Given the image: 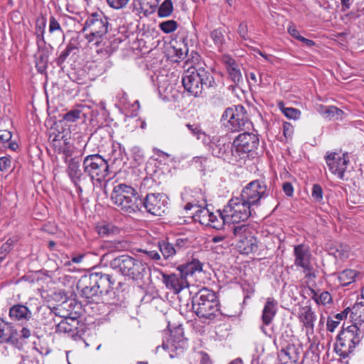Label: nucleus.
Masks as SVG:
<instances>
[{
    "instance_id": "nucleus-21",
    "label": "nucleus",
    "mask_w": 364,
    "mask_h": 364,
    "mask_svg": "<svg viewBox=\"0 0 364 364\" xmlns=\"http://www.w3.org/2000/svg\"><path fill=\"white\" fill-rule=\"evenodd\" d=\"M278 301L272 297L267 299L264 306L263 307L261 316L262 325L260 326V330L263 333L267 335L265 326H269L277 313Z\"/></svg>"
},
{
    "instance_id": "nucleus-10",
    "label": "nucleus",
    "mask_w": 364,
    "mask_h": 364,
    "mask_svg": "<svg viewBox=\"0 0 364 364\" xmlns=\"http://www.w3.org/2000/svg\"><path fill=\"white\" fill-rule=\"evenodd\" d=\"M258 146L259 137L257 134L249 132L240 134L233 141L236 163L253 156Z\"/></svg>"
},
{
    "instance_id": "nucleus-23",
    "label": "nucleus",
    "mask_w": 364,
    "mask_h": 364,
    "mask_svg": "<svg viewBox=\"0 0 364 364\" xmlns=\"http://www.w3.org/2000/svg\"><path fill=\"white\" fill-rule=\"evenodd\" d=\"M221 62L225 65L231 80L237 85L243 82L242 75L239 65L229 55H223Z\"/></svg>"
},
{
    "instance_id": "nucleus-13",
    "label": "nucleus",
    "mask_w": 364,
    "mask_h": 364,
    "mask_svg": "<svg viewBox=\"0 0 364 364\" xmlns=\"http://www.w3.org/2000/svg\"><path fill=\"white\" fill-rule=\"evenodd\" d=\"M268 188L264 181L254 180L242 191L240 197L252 206H258L261 199L268 196Z\"/></svg>"
},
{
    "instance_id": "nucleus-54",
    "label": "nucleus",
    "mask_w": 364,
    "mask_h": 364,
    "mask_svg": "<svg viewBox=\"0 0 364 364\" xmlns=\"http://www.w3.org/2000/svg\"><path fill=\"white\" fill-rule=\"evenodd\" d=\"M11 165V159L10 156H3L0 158V171H4L9 168Z\"/></svg>"
},
{
    "instance_id": "nucleus-8",
    "label": "nucleus",
    "mask_w": 364,
    "mask_h": 364,
    "mask_svg": "<svg viewBox=\"0 0 364 364\" xmlns=\"http://www.w3.org/2000/svg\"><path fill=\"white\" fill-rule=\"evenodd\" d=\"M109 265L112 269L133 279L140 278L146 269L141 261L127 255L113 259Z\"/></svg>"
},
{
    "instance_id": "nucleus-48",
    "label": "nucleus",
    "mask_w": 364,
    "mask_h": 364,
    "mask_svg": "<svg viewBox=\"0 0 364 364\" xmlns=\"http://www.w3.org/2000/svg\"><path fill=\"white\" fill-rule=\"evenodd\" d=\"M14 242L11 239H9L0 247V262H1L6 255L12 250Z\"/></svg>"
},
{
    "instance_id": "nucleus-24",
    "label": "nucleus",
    "mask_w": 364,
    "mask_h": 364,
    "mask_svg": "<svg viewBox=\"0 0 364 364\" xmlns=\"http://www.w3.org/2000/svg\"><path fill=\"white\" fill-rule=\"evenodd\" d=\"M10 318L21 324L28 321L32 318L31 311L25 305L15 304L9 309Z\"/></svg>"
},
{
    "instance_id": "nucleus-1",
    "label": "nucleus",
    "mask_w": 364,
    "mask_h": 364,
    "mask_svg": "<svg viewBox=\"0 0 364 364\" xmlns=\"http://www.w3.org/2000/svg\"><path fill=\"white\" fill-rule=\"evenodd\" d=\"M114 280L110 274L102 272H92L80 277L77 289L80 296L90 302H99L108 296L113 290Z\"/></svg>"
},
{
    "instance_id": "nucleus-58",
    "label": "nucleus",
    "mask_w": 364,
    "mask_h": 364,
    "mask_svg": "<svg viewBox=\"0 0 364 364\" xmlns=\"http://www.w3.org/2000/svg\"><path fill=\"white\" fill-rule=\"evenodd\" d=\"M338 324V321H336L333 317H328L326 323L327 330L330 332H333Z\"/></svg>"
},
{
    "instance_id": "nucleus-19",
    "label": "nucleus",
    "mask_w": 364,
    "mask_h": 364,
    "mask_svg": "<svg viewBox=\"0 0 364 364\" xmlns=\"http://www.w3.org/2000/svg\"><path fill=\"white\" fill-rule=\"evenodd\" d=\"M200 222L206 226H210L215 230L223 229L225 221L228 220V218L225 215L224 210L219 212L218 215L209 212L208 209L200 210Z\"/></svg>"
},
{
    "instance_id": "nucleus-56",
    "label": "nucleus",
    "mask_w": 364,
    "mask_h": 364,
    "mask_svg": "<svg viewBox=\"0 0 364 364\" xmlns=\"http://www.w3.org/2000/svg\"><path fill=\"white\" fill-rule=\"evenodd\" d=\"M158 83L160 93L166 92L168 91L170 84L168 83L167 80L164 77L158 78Z\"/></svg>"
},
{
    "instance_id": "nucleus-28",
    "label": "nucleus",
    "mask_w": 364,
    "mask_h": 364,
    "mask_svg": "<svg viewBox=\"0 0 364 364\" xmlns=\"http://www.w3.org/2000/svg\"><path fill=\"white\" fill-rule=\"evenodd\" d=\"M157 245L164 259L166 260L172 259L176 255V250L173 247V244L168 239L159 240Z\"/></svg>"
},
{
    "instance_id": "nucleus-4",
    "label": "nucleus",
    "mask_w": 364,
    "mask_h": 364,
    "mask_svg": "<svg viewBox=\"0 0 364 364\" xmlns=\"http://www.w3.org/2000/svg\"><path fill=\"white\" fill-rule=\"evenodd\" d=\"M111 200L117 208L124 213H134L141 210L142 200L132 186L119 183L114 186Z\"/></svg>"
},
{
    "instance_id": "nucleus-12",
    "label": "nucleus",
    "mask_w": 364,
    "mask_h": 364,
    "mask_svg": "<svg viewBox=\"0 0 364 364\" xmlns=\"http://www.w3.org/2000/svg\"><path fill=\"white\" fill-rule=\"evenodd\" d=\"M254 211L253 206L243 201L240 197L231 198L224 208L225 215L232 223L247 220Z\"/></svg>"
},
{
    "instance_id": "nucleus-39",
    "label": "nucleus",
    "mask_w": 364,
    "mask_h": 364,
    "mask_svg": "<svg viewBox=\"0 0 364 364\" xmlns=\"http://www.w3.org/2000/svg\"><path fill=\"white\" fill-rule=\"evenodd\" d=\"M158 0H137L135 6H139V9L144 14L151 13L157 5Z\"/></svg>"
},
{
    "instance_id": "nucleus-2",
    "label": "nucleus",
    "mask_w": 364,
    "mask_h": 364,
    "mask_svg": "<svg viewBox=\"0 0 364 364\" xmlns=\"http://www.w3.org/2000/svg\"><path fill=\"white\" fill-rule=\"evenodd\" d=\"M219 300L215 292L207 288L200 289L192 297V309L200 318L213 320L220 314Z\"/></svg>"
},
{
    "instance_id": "nucleus-57",
    "label": "nucleus",
    "mask_w": 364,
    "mask_h": 364,
    "mask_svg": "<svg viewBox=\"0 0 364 364\" xmlns=\"http://www.w3.org/2000/svg\"><path fill=\"white\" fill-rule=\"evenodd\" d=\"M66 140L67 139L63 140L64 146H62L58 153L63 154L65 156V161L67 164L68 161L69 160L68 158L72 156V151L70 150L69 147L66 146Z\"/></svg>"
},
{
    "instance_id": "nucleus-31",
    "label": "nucleus",
    "mask_w": 364,
    "mask_h": 364,
    "mask_svg": "<svg viewBox=\"0 0 364 364\" xmlns=\"http://www.w3.org/2000/svg\"><path fill=\"white\" fill-rule=\"evenodd\" d=\"M77 50V48L74 43L70 42L65 47V48L61 51L59 56L56 58L55 62L58 67L63 69L65 68V63L67 62L68 57L75 51Z\"/></svg>"
},
{
    "instance_id": "nucleus-38",
    "label": "nucleus",
    "mask_w": 364,
    "mask_h": 364,
    "mask_svg": "<svg viewBox=\"0 0 364 364\" xmlns=\"http://www.w3.org/2000/svg\"><path fill=\"white\" fill-rule=\"evenodd\" d=\"M210 38H212L215 47L219 51H221L225 42L223 31L220 28L213 30L210 33Z\"/></svg>"
},
{
    "instance_id": "nucleus-27",
    "label": "nucleus",
    "mask_w": 364,
    "mask_h": 364,
    "mask_svg": "<svg viewBox=\"0 0 364 364\" xmlns=\"http://www.w3.org/2000/svg\"><path fill=\"white\" fill-rule=\"evenodd\" d=\"M177 269L181 275L187 279L188 276H193L196 272H201L203 264L199 260L193 259L191 262L179 265Z\"/></svg>"
},
{
    "instance_id": "nucleus-34",
    "label": "nucleus",
    "mask_w": 364,
    "mask_h": 364,
    "mask_svg": "<svg viewBox=\"0 0 364 364\" xmlns=\"http://www.w3.org/2000/svg\"><path fill=\"white\" fill-rule=\"evenodd\" d=\"M350 318L358 322H364V301L356 302L350 309Z\"/></svg>"
},
{
    "instance_id": "nucleus-46",
    "label": "nucleus",
    "mask_w": 364,
    "mask_h": 364,
    "mask_svg": "<svg viewBox=\"0 0 364 364\" xmlns=\"http://www.w3.org/2000/svg\"><path fill=\"white\" fill-rule=\"evenodd\" d=\"M312 292L314 293L312 298L318 304L326 305L329 304L332 300L331 296L328 291H323L319 296H317L314 290H312Z\"/></svg>"
},
{
    "instance_id": "nucleus-47",
    "label": "nucleus",
    "mask_w": 364,
    "mask_h": 364,
    "mask_svg": "<svg viewBox=\"0 0 364 364\" xmlns=\"http://www.w3.org/2000/svg\"><path fill=\"white\" fill-rule=\"evenodd\" d=\"M323 191L322 187L319 184H314L312 187L311 196L316 203H322Z\"/></svg>"
},
{
    "instance_id": "nucleus-61",
    "label": "nucleus",
    "mask_w": 364,
    "mask_h": 364,
    "mask_svg": "<svg viewBox=\"0 0 364 364\" xmlns=\"http://www.w3.org/2000/svg\"><path fill=\"white\" fill-rule=\"evenodd\" d=\"M282 189L287 196H291L294 193V187L290 182H284L282 185Z\"/></svg>"
},
{
    "instance_id": "nucleus-29",
    "label": "nucleus",
    "mask_w": 364,
    "mask_h": 364,
    "mask_svg": "<svg viewBox=\"0 0 364 364\" xmlns=\"http://www.w3.org/2000/svg\"><path fill=\"white\" fill-rule=\"evenodd\" d=\"M316 319V316L310 306H305L302 309L300 320L307 329H314Z\"/></svg>"
},
{
    "instance_id": "nucleus-45",
    "label": "nucleus",
    "mask_w": 364,
    "mask_h": 364,
    "mask_svg": "<svg viewBox=\"0 0 364 364\" xmlns=\"http://www.w3.org/2000/svg\"><path fill=\"white\" fill-rule=\"evenodd\" d=\"M48 31L50 33H57L59 35L63 36L64 37V31L61 28L58 21L53 16H51L49 18Z\"/></svg>"
},
{
    "instance_id": "nucleus-40",
    "label": "nucleus",
    "mask_w": 364,
    "mask_h": 364,
    "mask_svg": "<svg viewBox=\"0 0 364 364\" xmlns=\"http://www.w3.org/2000/svg\"><path fill=\"white\" fill-rule=\"evenodd\" d=\"M232 232L235 237L237 238V241L251 234L249 226L245 224L233 226Z\"/></svg>"
},
{
    "instance_id": "nucleus-14",
    "label": "nucleus",
    "mask_w": 364,
    "mask_h": 364,
    "mask_svg": "<svg viewBox=\"0 0 364 364\" xmlns=\"http://www.w3.org/2000/svg\"><path fill=\"white\" fill-rule=\"evenodd\" d=\"M169 353V356L174 358L181 355L188 347L187 339L183 336V328L178 327L171 331L168 338L161 345Z\"/></svg>"
},
{
    "instance_id": "nucleus-53",
    "label": "nucleus",
    "mask_w": 364,
    "mask_h": 364,
    "mask_svg": "<svg viewBox=\"0 0 364 364\" xmlns=\"http://www.w3.org/2000/svg\"><path fill=\"white\" fill-rule=\"evenodd\" d=\"M46 26V19L44 18H38L36 21V23L35 33L36 34H44Z\"/></svg>"
},
{
    "instance_id": "nucleus-7",
    "label": "nucleus",
    "mask_w": 364,
    "mask_h": 364,
    "mask_svg": "<svg viewBox=\"0 0 364 364\" xmlns=\"http://www.w3.org/2000/svg\"><path fill=\"white\" fill-rule=\"evenodd\" d=\"M203 144L207 150L214 156L230 163L235 164L233 142L225 136H210L203 139Z\"/></svg>"
},
{
    "instance_id": "nucleus-26",
    "label": "nucleus",
    "mask_w": 364,
    "mask_h": 364,
    "mask_svg": "<svg viewBox=\"0 0 364 364\" xmlns=\"http://www.w3.org/2000/svg\"><path fill=\"white\" fill-rule=\"evenodd\" d=\"M78 324V320L75 318L63 319L56 325L55 332L58 333H67L69 336L74 337L77 334Z\"/></svg>"
},
{
    "instance_id": "nucleus-51",
    "label": "nucleus",
    "mask_w": 364,
    "mask_h": 364,
    "mask_svg": "<svg viewBox=\"0 0 364 364\" xmlns=\"http://www.w3.org/2000/svg\"><path fill=\"white\" fill-rule=\"evenodd\" d=\"M19 333L23 348V346L26 343V340L31 336V330L29 328V325L23 326Z\"/></svg>"
},
{
    "instance_id": "nucleus-55",
    "label": "nucleus",
    "mask_w": 364,
    "mask_h": 364,
    "mask_svg": "<svg viewBox=\"0 0 364 364\" xmlns=\"http://www.w3.org/2000/svg\"><path fill=\"white\" fill-rule=\"evenodd\" d=\"M113 232V227L110 225H105L99 228L98 233L101 237L109 236Z\"/></svg>"
},
{
    "instance_id": "nucleus-30",
    "label": "nucleus",
    "mask_w": 364,
    "mask_h": 364,
    "mask_svg": "<svg viewBox=\"0 0 364 364\" xmlns=\"http://www.w3.org/2000/svg\"><path fill=\"white\" fill-rule=\"evenodd\" d=\"M5 343H9L19 350L22 349L20 333L11 323L10 325L9 332H8Z\"/></svg>"
},
{
    "instance_id": "nucleus-22",
    "label": "nucleus",
    "mask_w": 364,
    "mask_h": 364,
    "mask_svg": "<svg viewBox=\"0 0 364 364\" xmlns=\"http://www.w3.org/2000/svg\"><path fill=\"white\" fill-rule=\"evenodd\" d=\"M162 281L166 287L175 294L179 293L182 289L188 287V282L180 272L176 274H162Z\"/></svg>"
},
{
    "instance_id": "nucleus-25",
    "label": "nucleus",
    "mask_w": 364,
    "mask_h": 364,
    "mask_svg": "<svg viewBox=\"0 0 364 364\" xmlns=\"http://www.w3.org/2000/svg\"><path fill=\"white\" fill-rule=\"evenodd\" d=\"M237 247L241 254L249 255L254 253L258 250L257 239L252 233L247 237H242L237 242Z\"/></svg>"
},
{
    "instance_id": "nucleus-20",
    "label": "nucleus",
    "mask_w": 364,
    "mask_h": 364,
    "mask_svg": "<svg viewBox=\"0 0 364 364\" xmlns=\"http://www.w3.org/2000/svg\"><path fill=\"white\" fill-rule=\"evenodd\" d=\"M301 348L294 344H287L277 353L279 364H297L301 353Z\"/></svg>"
},
{
    "instance_id": "nucleus-15",
    "label": "nucleus",
    "mask_w": 364,
    "mask_h": 364,
    "mask_svg": "<svg viewBox=\"0 0 364 364\" xmlns=\"http://www.w3.org/2000/svg\"><path fill=\"white\" fill-rule=\"evenodd\" d=\"M141 200V207L154 215L161 216L168 209V198L162 193H148Z\"/></svg>"
},
{
    "instance_id": "nucleus-11",
    "label": "nucleus",
    "mask_w": 364,
    "mask_h": 364,
    "mask_svg": "<svg viewBox=\"0 0 364 364\" xmlns=\"http://www.w3.org/2000/svg\"><path fill=\"white\" fill-rule=\"evenodd\" d=\"M221 123L230 132H235L242 130L248 123V116L242 105L228 107L223 113Z\"/></svg>"
},
{
    "instance_id": "nucleus-50",
    "label": "nucleus",
    "mask_w": 364,
    "mask_h": 364,
    "mask_svg": "<svg viewBox=\"0 0 364 364\" xmlns=\"http://www.w3.org/2000/svg\"><path fill=\"white\" fill-rule=\"evenodd\" d=\"M81 114V111L77 109H72L70 112H68L63 115V119L69 122H74L77 119H80Z\"/></svg>"
},
{
    "instance_id": "nucleus-63",
    "label": "nucleus",
    "mask_w": 364,
    "mask_h": 364,
    "mask_svg": "<svg viewBox=\"0 0 364 364\" xmlns=\"http://www.w3.org/2000/svg\"><path fill=\"white\" fill-rule=\"evenodd\" d=\"M238 33L245 40L247 38V26L245 23H240L238 27Z\"/></svg>"
},
{
    "instance_id": "nucleus-3",
    "label": "nucleus",
    "mask_w": 364,
    "mask_h": 364,
    "mask_svg": "<svg viewBox=\"0 0 364 364\" xmlns=\"http://www.w3.org/2000/svg\"><path fill=\"white\" fill-rule=\"evenodd\" d=\"M182 83L185 90L195 97L202 96L205 89L216 86L213 75L203 68L187 70L183 75Z\"/></svg>"
},
{
    "instance_id": "nucleus-17",
    "label": "nucleus",
    "mask_w": 364,
    "mask_h": 364,
    "mask_svg": "<svg viewBox=\"0 0 364 364\" xmlns=\"http://www.w3.org/2000/svg\"><path fill=\"white\" fill-rule=\"evenodd\" d=\"M348 161L346 154L340 156L336 153H330L326 156V162L329 170L340 179L344 178Z\"/></svg>"
},
{
    "instance_id": "nucleus-32",
    "label": "nucleus",
    "mask_w": 364,
    "mask_h": 364,
    "mask_svg": "<svg viewBox=\"0 0 364 364\" xmlns=\"http://www.w3.org/2000/svg\"><path fill=\"white\" fill-rule=\"evenodd\" d=\"M321 113L325 118L328 119H338L341 117L343 112L334 106H321Z\"/></svg>"
},
{
    "instance_id": "nucleus-59",
    "label": "nucleus",
    "mask_w": 364,
    "mask_h": 364,
    "mask_svg": "<svg viewBox=\"0 0 364 364\" xmlns=\"http://www.w3.org/2000/svg\"><path fill=\"white\" fill-rule=\"evenodd\" d=\"M199 364H212V361L208 354L204 351L198 353Z\"/></svg>"
},
{
    "instance_id": "nucleus-36",
    "label": "nucleus",
    "mask_w": 364,
    "mask_h": 364,
    "mask_svg": "<svg viewBox=\"0 0 364 364\" xmlns=\"http://www.w3.org/2000/svg\"><path fill=\"white\" fill-rule=\"evenodd\" d=\"M357 272L353 269H346L340 273L338 279L342 286H347L355 281Z\"/></svg>"
},
{
    "instance_id": "nucleus-49",
    "label": "nucleus",
    "mask_w": 364,
    "mask_h": 364,
    "mask_svg": "<svg viewBox=\"0 0 364 364\" xmlns=\"http://www.w3.org/2000/svg\"><path fill=\"white\" fill-rule=\"evenodd\" d=\"M11 323L0 319V343H5Z\"/></svg>"
},
{
    "instance_id": "nucleus-41",
    "label": "nucleus",
    "mask_w": 364,
    "mask_h": 364,
    "mask_svg": "<svg viewBox=\"0 0 364 364\" xmlns=\"http://www.w3.org/2000/svg\"><path fill=\"white\" fill-rule=\"evenodd\" d=\"M279 107L282 113L289 119H296L300 117L301 112L296 108L285 107L283 102L279 103Z\"/></svg>"
},
{
    "instance_id": "nucleus-9",
    "label": "nucleus",
    "mask_w": 364,
    "mask_h": 364,
    "mask_svg": "<svg viewBox=\"0 0 364 364\" xmlns=\"http://www.w3.org/2000/svg\"><path fill=\"white\" fill-rule=\"evenodd\" d=\"M82 168L91 181L101 183L109 175V165L100 154L86 156L82 161Z\"/></svg>"
},
{
    "instance_id": "nucleus-35",
    "label": "nucleus",
    "mask_w": 364,
    "mask_h": 364,
    "mask_svg": "<svg viewBox=\"0 0 364 364\" xmlns=\"http://www.w3.org/2000/svg\"><path fill=\"white\" fill-rule=\"evenodd\" d=\"M186 127L193 136H196L198 140L200 139L203 143V139L208 136L198 123H187L186 124Z\"/></svg>"
},
{
    "instance_id": "nucleus-16",
    "label": "nucleus",
    "mask_w": 364,
    "mask_h": 364,
    "mask_svg": "<svg viewBox=\"0 0 364 364\" xmlns=\"http://www.w3.org/2000/svg\"><path fill=\"white\" fill-rule=\"evenodd\" d=\"M67 174L76 188L77 192L81 193L82 188V183H85L88 181V175L80 168V161L77 157L70 159L67 162Z\"/></svg>"
},
{
    "instance_id": "nucleus-44",
    "label": "nucleus",
    "mask_w": 364,
    "mask_h": 364,
    "mask_svg": "<svg viewBox=\"0 0 364 364\" xmlns=\"http://www.w3.org/2000/svg\"><path fill=\"white\" fill-rule=\"evenodd\" d=\"M159 27L165 33L175 31L178 28V23L174 20H168L159 23Z\"/></svg>"
},
{
    "instance_id": "nucleus-37",
    "label": "nucleus",
    "mask_w": 364,
    "mask_h": 364,
    "mask_svg": "<svg viewBox=\"0 0 364 364\" xmlns=\"http://www.w3.org/2000/svg\"><path fill=\"white\" fill-rule=\"evenodd\" d=\"M173 11V3L172 0H164L158 8L159 17H168Z\"/></svg>"
},
{
    "instance_id": "nucleus-62",
    "label": "nucleus",
    "mask_w": 364,
    "mask_h": 364,
    "mask_svg": "<svg viewBox=\"0 0 364 364\" xmlns=\"http://www.w3.org/2000/svg\"><path fill=\"white\" fill-rule=\"evenodd\" d=\"M12 134L9 131L0 130V141L2 143L9 141L11 139Z\"/></svg>"
},
{
    "instance_id": "nucleus-5",
    "label": "nucleus",
    "mask_w": 364,
    "mask_h": 364,
    "mask_svg": "<svg viewBox=\"0 0 364 364\" xmlns=\"http://www.w3.org/2000/svg\"><path fill=\"white\" fill-rule=\"evenodd\" d=\"M363 334L357 325L345 327L336 337L334 349L341 358H346L353 353L355 347L360 343Z\"/></svg>"
},
{
    "instance_id": "nucleus-43",
    "label": "nucleus",
    "mask_w": 364,
    "mask_h": 364,
    "mask_svg": "<svg viewBox=\"0 0 364 364\" xmlns=\"http://www.w3.org/2000/svg\"><path fill=\"white\" fill-rule=\"evenodd\" d=\"M172 243L176 254L188 248L191 245V242L187 237H178Z\"/></svg>"
},
{
    "instance_id": "nucleus-52",
    "label": "nucleus",
    "mask_w": 364,
    "mask_h": 364,
    "mask_svg": "<svg viewBox=\"0 0 364 364\" xmlns=\"http://www.w3.org/2000/svg\"><path fill=\"white\" fill-rule=\"evenodd\" d=\"M129 0H107L108 5L114 9H120L127 6Z\"/></svg>"
},
{
    "instance_id": "nucleus-18",
    "label": "nucleus",
    "mask_w": 364,
    "mask_h": 364,
    "mask_svg": "<svg viewBox=\"0 0 364 364\" xmlns=\"http://www.w3.org/2000/svg\"><path fill=\"white\" fill-rule=\"evenodd\" d=\"M294 264L303 269L306 274L312 270L311 264V253L309 246L304 244L295 245L294 247Z\"/></svg>"
},
{
    "instance_id": "nucleus-42",
    "label": "nucleus",
    "mask_w": 364,
    "mask_h": 364,
    "mask_svg": "<svg viewBox=\"0 0 364 364\" xmlns=\"http://www.w3.org/2000/svg\"><path fill=\"white\" fill-rule=\"evenodd\" d=\"M105 246L108 248L110 252H119L125 250L128 245L127 242L124 240H114L106 242Z\"/></svg>"
},
{
    "instance_id": "nucleus-64",
    "label": "nucleus",
    "mask_w": 364,
    "mask_h": 364,
    "mask_svg": "<svg viewBox=\"0 0 364 364\" xmlns=\"http://www.w3.org/2000/svg\"><path fill=\"white\" fill-rule=\"evenodd\" d=\"M349 312H350V308H346L343 311H341V313H338V314H336L333 318L336 320V321H338L340 322V321L346 318L348 316V314H349Z\"/></svg>"
},
{
    "instance_id": "nucleus-6",
    "label": "nucleus",
    "mask_w": 364,
    "mask_h": 364,
    "mask_svg": "<svg viewBox=\"0 0 364 364\" xmlns=\"http://www.w3.org/2000/svg\"><path fill=\"white\" fill-rule=\"evenodd\" d=\"M109 27L108 18L102 12H95L86 18L82 31L85 38L90 44L99 46L103 37L107 33Z\"/></svg>"
},
{
    "instance_id": "nucleus-60",
    "label": "nucleus",
    "mask_w": 364,
    "mask_h": 364,
    "mask_svg": "<svg viewBox=\"0 0 364 364\" xmlns=\"http://www.w3.org/2000/svg\"><path fill=\"white\" fill-rule=\"evenodd\" d=\"M148 257L151 259L158 261L161 259V256L156 250H141Z\"/></svg>"
},
{
    "instance_id": "nucleus-33",
    "label": "nucleus",
    "mask_w": 364,
    "mask_h": 364,
    "mask_svg": "<svg viewBox=\"0 0 364 364\" xmlns=\"http://www.w3.org/2000/svg\"><path fill=\"white\" fill-rule=\"evenodd\" d=\"M48 53L46 50L40 52L36 55V67L38 73H43L48 67Z\"/></svg>"
}]
</instances>
